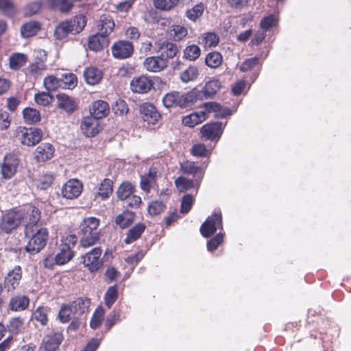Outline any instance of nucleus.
Returning a JSON list of instances; mask_svg holds the SVG:
<instances>
[{
	"label": "nucleus",
	"instance_id": "1",
	"mask_svg": "<svg viewBox=\"0 0 351 351\" xmlns=\"http://www.w3.org/2000/svg\"><path fill=\"white\" fill-rule=\"evenodd\" d=\"M100 219L95 217H85L79 226L80 245L87 248L97 244L101 238L99 230Z\"/></svg>",
	"mask_w": 351,
	"mask_h": 351
},
{
	"label": "nucleus",
	"instance_id": "2",
	"mask_svg": "<svg viewBox=\"0 0 351 351\" xmlns=\"http://www.w3.org/2000/svg\"><path fill=\"white\" fill-rule=\"evenodd\" d=\"M25 235L29 238L25 246V250L32 254H36L43 250L49 239V232L46 228L30 229L25 228Z\"/></svg>",
	"mask_w": 351,
	"mask_h": 351
},
{
	"label": "nucleus",
	"instance_id": "3",
	"mask_svg": "<svg viewBox=\"0 0 351 351\" xmlns=\"http://www.w3.org/2000/svg\"><path fill=\"white\" fill-rule=\"evenodd\" d=\"M199 90L193 88L186 93L172 92L166 94L162 99L164 106L167 108H184L194 103L198 99Z\"/></svg>",
	"mask_w": 351,
	"mask_h": 351
},
{
	"label": "nucleus",
	"instance_id": "4",
	"mask_svg": "<svg viewBox=\"0 0 351 351\" xmlns=\"http://www.w3.org/2000/svg\"><path fill=\"white\" fill-rule=\"evenodd\" d=\"M77 243L75 234H69L62 237L59 245V252L56 254L58 265H62L69 262L75 256L74 247Z\"/></svg>",
	"mask_w": 351,
	"mask_h": 351
},
{
	"label": "nucleus",
	"instance_id": "5",
	"mask_svg": "<svg viewBox=\"0 0 351 351\" xmlns=\"http://www.w3.org/2000/svg\"><path fill=\"white\" fill-rule=\"evenodd\" d=\"M23 219L24 213L21 210L12 209L8 211L0 219V234L11 233Z\"/></svg>",
	"mask_w": 351,
	"mask_h": 351
},
{
	"label": "nucleus",
	"instance_id": "6",
	"mask_svg": "<svg viewBox=\"0 0 351 351\" xmlns=\"http://www.w3.org/2000/svg\"><path fill=\"white\" fill-rule=\"evenodd\" d=\"M223 230L222 214L221 211L213 213L208 216L205 221L201 225L199 232L204 238H210L217 230Z\"/></svg>",
	"mask_w": 351,
	"mask_h": 351
},
{
	"label": "nucleus",
	"instance_id": "7",
	"mask_svg": "<svg viewBox=\"0 0 351 351\" xmlns=\"http://www.w3.org/2000/svg\"><path fill=\"white\" fill-rule=\"evenodd\" d=\"M43 136V131L38 128H19L16 132V137L20 143L29 147L38 144L42 140Z\"/></svg>",
	"mask_w": 351,
	"mask_h": 351
},
{
	"label": "nucleus",
	"instance_id": "8",
	"mask_svg": "<svg viewBox=\"0 0 351 351\" xmlns=\"http://www.w3.org/2000/svg\"><path fill=\"white\" fill-rule=\"evenodd\" d=\"M160 174L156 167H149L147 173L140 176V188L148 194L152 190H158V180Z\"/></svg>",
	"mask_w": 351,
	"mask_h": 351
},
{
	"label": "nucleus",
	"instance_id": "9",
	"mask_svg": "<svg viewBox=\"0 0 351 351\" xmlns=\"http://www.w3.org/2000/svg\"><path fill=\"white\" fill-rule=\"evenodd\" d=\"M102 250L100 247H95L83 256V264L91 273L97 272L103 267V261L101 258Z\"/></svg>",
	"mask_w": 351,
	"mask_h": 351
},
{
	"label": "nucleus",
	"instance_id": "10",
	"mask_svg": "<svg viewBox=\"0 0 351 351\" xmlns=\"http://www.w3.org/2000/svg\"><path fill=\"white\" fill-rule=\"evenodd\" d=\"M134 51L132 43L125 40H118L114 43L111 47L113 57L119 60L130 58L134 53Z\"/></svg>",
	"mask_w": 351,
	"mask_h": 351
},
{
	"label": "nucleus",
	"instance_id": "11",
	"mask_svg": "<svg viewBox=\"0 0 351 351\" xmlns=\"http://www.w3.org/2000/svg\"><path fill=\"white\" fill-rule=\"evenodd\" d=\"M64 340L62 332H52L44 337L39 351H57Z\"/></svg>",
	"mask_w": 351,
	"mask_h": 351
},
{
	"label": "nucleus",
	"instance_id": "12",
	"mask_svg": "<svg viewBox=\"0 0 351 351\" xmlns=\"http://www.w3.org/2000/svg\"><path fill=\"white\" fill-rule=\"evenodd\" d=\"M139 112L143 120L148 124L155 125L162 117L156 106L149 102L141 104L139 106Z\"/></svg>",
	"mask_w": 351,
	"mask_h": 351
},
{
	"label": "nucleus",
	"instance_id": "13",
	"mask_svg": "<svg viewBox=\"0 0 351 351\" xmlns=\"http://www.w3.org/2000/svg\"><path fill=\"white\" fill-rule=\"evenodd\" d=\"M223 131L222 123L215 121L204 125L201 128L200 133L206 139L217 141L222 135Z\"/></svg>",
	"mask_w": 351,
	"mask_h": 351
},
{
	"label": "nucleus",
	"instance_id": "14",
	"mask_svg": "<svg viewBox=\"0 0 351 351\" xmlns=\"http://www.w3.org/2000/svg\"><path fill=\"white\" fill-rule=\"evenodd\" d=\"M19 164V160L15 154H5L1 170L2 177L5 179L11 178L15 174Z\"/></svg>",
	"mask_w": 351,
	"mask_h": 351
},
{
	"label": "nucleus",
	"instance_id": "15",
	"mask_svg": "<svg viewBox=\"0 0 351 351\" xmlns=\"http://www.w3.org/2000/svg\"><path fill=\"white\" fill-rule=\"evenodd\" d=\"M83 190V184L77 179H69L65 182L62 189L64 197L73 199L80 195Z\"/></svg>",
	"mask_w": 351,
	"mask_h": 351
},
{
	"label": "nucleus",
	"instance_id": "16",
	"mask_svg": "<svg viewBox=\"0 0 351 351\" xmlns=\"http://www.w3.org/2000/svg\"><path fill=\"white\" fill-rule=\"evenodd\" d=\"M154 83L150 77L143 75L132 80L130 88L134 93L144 94L154 88Z\"/></svg>",
	"mask_w": 351,
	"mask_h": 351
},
{
	"label": "nucleus",
	"instance_id": "17",
	"mask_svg": "<svg viewBox=\"0 0 351 351\" xmlns=\"http://www.w3.org/2000/svg\"><path fill=\"white\" fill-rule=\"evenodd\" d=\"M22 275V269L19 265H15L8 272L4 278V287L8 291H14L19 286Z\"/></svg>",
	"mask_w": 351,
	"mask_h": 351
},
{
	"label": "nucleus",
	"instance_id": "18",
	"mask_svg": "<svg viewBox=\"0 0 351 351\" xmlns=\"http://www.w3.org/2000/svg\"><path fill=\"white\" fill-rule=\"evenodd\" d=\"M222 88L219 79L212 77L207 81L202 90H199L198 99H212Z\"/></svg>",
	"mask_w": 351,
	"mask_h": 351
},
{
	"label": "nucleus",
	"instance_id": "19",
	"mask_svg": "<svg viewBox=\"0 0 351 351\" xmlns=\"http://www.w3.org/2000/svg\"><path fill=\"white\" fill-rule=\"evenodd\" d=\"M180 170L184 174L192 176L193 179L197 182H202L205 170L202 167L197 165V162L191 160L184 161L180 164Z\"/></svg>",
	"mask_w": 351,
	"mask_h": 351
},
{
	"label": "nucleus",
	"instance_id": "20",
	"mask_svg": "<svg viewBox=\"0 0 351 351\" xmlns=\"http://www.w3.org/2000/svg\"><path fill=\"white\" fill-rule=\"evenodd\" d=\"M168 64V60L163 55L146 58L143 62L145 69L150 72L157 73L164 70Z\"/></svg>",
	"mask_w": 351,
	"mask_h": 351
},
{
	"label": "nucleus",
	"instance_id": "21",
	"mask_svg": "<svg viewBox=\"0 0 351 351\" xmlns=\"http://www.w3.org/2000/svg\"><path fill=\"white\" fill-rule=\"evenodd\" d=\"M80 128L82 132L88 137L96 136L101 130L98 119L90 115L83 118Z\"/></svg>",
	"mask_w": 351,
	"mask_h": 351
},
{
	"label": "nucleus",
	"instance_id": "22",
	"mask_svg": "<svg viewBox=\"0 0 351 351\" xmlns=\"http://www.w3.org/2000/svg\"><path fill=\"white\" fill-rule=\"evenodd\" d=\"M55 149L49 143H43L39 145L34 152V158L38 162H45L51 159L54 155Z\"/></svg>",
	"mask_w": 351,
	"mask_h": 351
},
{
	"label": "nucleus",
	"instance_id": "23",
	"mask_svg": "<svg viewBox=\"0 0 351 351\" xmlns=\"http://www.w3.org/2000/svg\"><path fill=\"white\" fill-rule=\"evenodd\" d=\"M90 116L101 119L107 117L110 113V106L108 102L98 99L94 101L90 108Z\"/></svg>",
	"mask_w": 351,
	"mask_h": 351
},
{
	"label": "nucleus",
	"instance_id": "24",
	"mask_svg": "<svg viewBox=\"0 0 351 351\" xmlns=\"http://www.w3.org/2000/svg\"><path fill=\"white\" fill-rule=\"evenodd\" d=\"M58 108L62 109L68 114H71L77 108V103L74 98L66 94H58Z\"/></svg>",
	"mask_w": 351,
	"mask_h": 351
},
{
	"label": "nucleus",
	"instance_id": "25",
	"mask_svg": "<svg viewBox=\"0 0 351 351\" xmlns=\"http://www.w3.org/2000/svg\"><path fill=\"white\" fill-rule=\"evenodd\" d=\"M24 219L27 220L25 228H27L28 227L30 229L37 228L38 222L40 219L41 212L40 210L34 206H29L26 211L24 212Z\"/></svg>",
	"mask_w": 351,
	"mask_h": 351
},
{
	"label": "nucleus",
	"instance_id": "26",
	"mask_svg": "<svg viewBox=\"0 0 351 351\" xmlns=\"http://www.w3.org/2000/svg\"><path fill=\"white\" fill-rule=\"evenodd\" d=\"M114 27L115 23L112 17L107 14L100 16L97 30L103 36L108 38V36L114 31Z\"/></svg>",
	"mask_w": 351,
	"mask_h": 351
},
{
	"label": "nucleus",
	"instance_id": "27",
	"mask_svg": "<svg viewBox=\"0 0 351 351\" xmlns=\"http://www.w3.org/2000/svg\"><path fill=\"white\" fill-rule=\"evenodd\" d=\"M146 229V225L143 222H138L130 228L125 234L124 243L131 244L140 239Z\"/></svg>",
	"mask_w": 351,
	"mask_h": 351
},
{
	"label": "nucleus",
	"instance_id": "28",
	"mask_svg": "<svg viewBox=\"0 0 351 351\" xmlns=\"http://www.w3.org/2000/svg\"><path fill=\"white\" fill-rule=\"evenodd\" d=\"M135 218L136 213L126 209L115 217L114 223L121 229H125L132 224Z\"/></svg>",
	"mask_w": 351,
	"mask_h": 351
},
{
	"label": "nucleus",
	"instance_id": "29",
	"mask_svg": "<svg viewBox=\"0 0 351 351\" xmlns=\"http://www.w3.org/2000/svg\"><path fill=\"white\" fill-rule=\"evenodd\" d=\"M108 38H106L98 32L89 37L88 47L92 51H99L102 50L104 47L108 46Z\"/></svg>",
	"mask_w": 351,
	"mask_h": 351
},
{
	"label": "nucleus",
	"instance_id": "30",
	"mask_svg": "<svg viewBox=\"0 0 351 351\" xmlns=\"http://www.w3.org/2000/svg\"><path fill=\"white\" fill-rule=\"evenodd\" d=\"M29 304V299L24 295H17L10 300L8 307L13 311H21L26 309Z\"/></svg>",
	"mask_w": 351,
	"mask_h": 351
},
{
	"label": "nucleus",
	"instance_id": "31",
	"mask_svg": "<svg viewBox=\"0 0 351 351\" xmlns=\"http://www.w3.org/2000/svg\"><path fill=\"white\" fill-rule=\"evenodd\" d=\"M208 118L206 113L203 111L192 112L183 117L182 123L187 127L193 128Z\"/></svg>",
	"mask_w": 351,
	"mask_h": 351
},
{
	"label": "nucleus",
	"instance_id": "32",
	"mask_svg": "<svg viewBox=\"0 0 351 351\" xmlns=\"http://www.w3.org/2000/svg\"><path fill=\"white\" fill-rule=\"evenodd\" d=\"M84 77L88 84L95 85L101 80L103 73L95 66H90L84 71Z\"/></svg>",
	"mask_w": 351,
	"mask_h": 351
},
{
	"label": "nucleus",
	"instance_id": "33",
	"mask_svg": "<svg viewBox=\"0 0 351 351\" xmlns=\"http://www.w3.org/2000/svg\"><path fill=\"white\" fill-rule=\"evenodd\" d=\"M202 182H197L195 179H189L180 176L175 180V184L180 192H185L193 188L198 189Z\"/></svg>",
	"mask_w": 351,
	"mask_h": 351
},
{
	"label": "nucleus",
	"instance_id": "34",
	"mask_svg": "<svg viewBox=\"0 0 351 351\" xmlns=\"http://www.w3.org/2000/svg\"><path fill=\"white\" fill-rule=\"evenodd\" d=\"M41 29L38 21H32L23 24L21 27V34L23 38H29L35 36Z\"/></svg>",
	"mask_w": 351,
	"mask_h": 351
},
{
	"label": "nucleus",
	"instance_id": "35",
	"mask_svg": "<svg viewBox=\"0 0 351 351\" xmlns=\"http://www.w3.org/2000/svg\"><path fill=\"white\" fill-rule=\"evenodd\" d=\"M136 191L135 186L130 182H122L117 189V196L121 201H125Z\"/></svg>",
	"mask_w": 351,
	"mask_h": 351
},
{
	"label": "nucleus",
	"instance_id": "36",
	"mask_svg": "<svg viewBox=\"0 0 351 351\" xmlns=\"http://www.w3.org/2000/svg\"><path fill=\"white\" fill-rule=\"evenodd\" d=\"M47 3L49 9L62 13L69 12L73 7L70 0H47Z\"/></svg>",
	"mask_w": 351,
	"mask_h": 351
},
{
	"label": "nucleus",
	"instance_id": "37",
	"mask_svg": "<svg viewBox=\"0 0 351 351\" xmlns=\"http://www.w3.org/2000/svg\"><path fill=\"white\" fill-rule=\"evenodd\" d=\"M171 40L175 42L183 40L188 35V29L186 27L180 25H172L168 32Z\"/></svg>",
	"mask_w": 351,
	"mask_h": 351
},
{
	"label": "nucleus",
	"instance_id": "38",
	"mask_svg": "<svg viewBox=\"0 0 351 351\" xmlns=\"http://www.w3.org/2000/svg\"><path fill=\"white\" fill-rule=\"evenodd\" d=\"M27 55L22 53H14L9 58V66L12 70L18 71L27 62Z\"/></svg>",
	"mask_w": 351,
	"mask_h": 351
},
{
	"label": "nucleus",
	"instance_id": "39",
	"mask_svg": "<svg viewBox=\"0 0 351 351\" xmlns=\"http://www.w3.org/2000/svg\"><path fill=\"white\" fill-rule=\"evenodd\" d=\"M24 122L33 125L38 123L41 119V115L40 112L31 107H26L23 110L22 112Z\"/></svg>",
	"mask_w": 351,
	"mask_h": 351
},
{
	"label": "nucleus",
	"instance_id": "40",
	"mask_svg": "<svg viewBox=\"0 0 351 351\" xmlns=\"http://www.w3.org/2000/svg\"><path fill=\"white\" fill-rule=\"evenodd\" d=\"M73 32L68 21H64L58 23L54 29V37L56 40H62L67 38L69 34Z\"/></svg>",
	"mask_w": 351,
	"mask_h": 351
},
{
	"label": "nucleus",
	"instance_id": "41",
	"mask_svg": "<svg viewBox=\"0 0 351 351\" xmlns=\"http://www.w3.org/2000/svg\"><path fill=\"white\" fill-rule=\"evenodd\" d=\"M201 53L202 50L197 45H188L183 50V59L189 61H195L199 58Z\"/></svg>",
	"mask_w": 351,
	"mask_h": 351
},
{
	"label": "nucleus",
	"instance_id": "42",
	"mask_svg": "<svg viewBox=\"0 0 351 351\" xmlns=\"http://www.w3.org/2000/svg\"><path fill=\"white\" fill-rule=\"evenodd\" d=\"M97 195L103 200L108 199L113 192V182L109 178L104 179L99 184Z\"/></svg>",
	"mask_w": 351,
	"mask_h": 351
},
{
	"label": "nucleus",
	"instance_id": "43",
	"mask_svg": "<svg viewBox=\"0 0 351 351\" xmlns=\"http://www.w3.org/2000/svg\"><path fill=\"white\" fill-rule=\"evenodd\" d=\"M55 179L53 173H43L35 180L36 187L41 190H46L49 188Z\"/></svg>",
	"mask_w": 351,
	"mask_h": 351
},
{
	"label": "nucleus",
	"instance_id": "44",
	"mask_svg": "<svg viewBox=\"0 0 351 351\" xmlns=\"http://www.w3.org/2000/svg\"><path fill=\"white\" fill-rule=\"evenodd\" d=\"M199 75L198 68L195 65H190L180 73V78L182 82L188 83L195 81Z\"/></svg>",
	"mask_w": 351,
	"mask_h": 351
},
{
	"label": "nucleus",
	"instance_id": "45",
	"mask_svg": "<svg viewBox=\"0 0 351 351\" xmlns=\"http://www.w3.org/2000/svg\"><path fill=\"white\" fill-rule=\"evenodd\" d=\"M90 300L88 298H78L71 302L74 309V313L81 315L88 311L90 306Z\"/></svg>",
	"mask_w": 351,
	"mask_h": 351
},
{
	"label": "nucleus",
	"instance_id": "46",
	"mask_svg": "<svg viewBox=\"0 0 351 351\" xmlns=\"http://www.w3.org/2000/svg\"><path fill=\"white\" fill-rule=\"evenodd\" d=\"M222 62V55L216 51L209 52L205 58V64L210 68H218L221 65Z\"/></svg>",
	"mask_w": 351,
	"mask_h": 351
},
{
	"label": "nucleus",
	"instance_id": "47",
	"mask_svg": "<svg viewBox=\"0 0 351 351\" xmlns=\"http://www.w3.org/2000/svg\"><path fill=\"white\" fill-rule=\"evenodd\" d=\"M71 25L73 34H79L85 27L87 19L85 15L79 14L75 16L72 20H67Z\"/></svg>",
	"mask_w": 351,
	"mask_h": 351
},
{
	"label": "nucleus",
	"instance_id": "48",
	"mask_svg": "<svg viewBox=\"0 0 351 351\" xmlns=\"http://www.w3.org/2000/svg\"><path fill=\"white\" fill-rule=\"evenodd\" d=\"M72 315L75 314L71 303L62 304L58 312L60 321L62 323H67L71 319Z\"/></svg>",
	"mask_w": 351,
	"mask_h": 351
},
{
	"label": "nucleus",
	"instance_id": "49",
	"mask_svg": "<svg viewBox=\"0 0 351 351\" xmlns=\"http://www.w3.org/2000/svg\"><path fill=\"white\" fill-rule=\"evenodd\" d=\"M161 49H163V51L160 55H163L165 58L172 59L176 56V55L179 53V48L176 43L171 42H166L163 43Z\"/></svg>",
	"mask_w": 351,
	"mask_h": 351
},
{
	"label": "nucleus",
	"instance_id": "50",
	"mask_svg": "<svg viewBox=\"0 0 351 351\" xmlns=\"http://www.w3.org/2000/svg\"><path fill=\"white\" fill-rule=\"evenodd\" d=\"M202 44L205 47H216L219 42V37L215 32L204 33L201 36Z\"/></svg>",
	"mask_w": 351,
	"mask_h": 351
},
{
	"label": "nucleus",
	"instance_id": "51",
	"mask_svg": "<svg viewBox=\"0 0 351 351\" xmlns=\"http://www.w3.org/2000/svg\"><path fill=\"white\" fill-rule=\"evenodd\" d=\"M60 83L64 88L73 89L77 84V76L72 73L62 74Z\"/></svg>",
	"mask_w": 351,
	"mask_h": 351
},
{
	"label": "nucleus",
	"instance_id": "52",
	"mask_svg": "<svg viewBox=\"0 0 351 351\" xmlns=\"http://www.w3.org/2000/svg\"><path fill=\"white\" fill-rule=\"evenodd\" d=\"M225 233L220 231L218 234L209 239L206 243V247L208 252L215 251L221 245L224 240Z\"/></svg>",
	"mask_w": 351,
	"mask_h": 351
},
{
	"label": "nucleus",
	"instance_id": "53",
	"mask_svg": "<svg viewBox=\"0 0 351 351\" xmlns=\"http://www.w3.org/2000/svg\"><path fill=\"white\" fill-rule=\"evenodd\" d=\"M49 311V309L47 306H38L34 312L33 316L42 326H46L48 323L47 313Z\"/></svg>",
	"mask_w": 351,
	"mask_h": 351
},
{
	"label": "nucleus",
	"instance_id": "54",
	"mask_svg": "<svg viewBox=\"0 0 351 351\" xmlns=\"http://www.w3.org/2000/svg\"><path fill=\"white\" fill-rule=\"evenodd\" d=\"M278 18L273 14H270L262 19L260 23V27L262 30L267 32V31L271 30L273 27H276L278 25Z\"/></svg>",
	"mask_w": 351,
	"mask_h": 351
},
{
	"label": "nucleus",
	"instance_id": "55",
	"mask_svg": "<svg viewBox=\"0 0 351 351\" xmlns=\"http://www.w3.org/2000/svg\"><path fill=\"white\" fill-rule=\"evenodd\" d=\"M117 298L118 292L117 285L109 287L104 296L106 306L110 308L117 300Z\"/></svg>",
	"mask_w": 351,
	"mask_h": 351
},
{
	"label": "nucleus",
	"instance_id": "56",
	"mask_svg": "<svg viewBox=\"0 0 351 351\" xmlns=\"http://www.w3.org/2000/svg\"><path fill=\"white\" fill-rule=\"evenodd\" d=\"M166 208L162 201L153 200L147 206V212L151 216H156L160 214Z\"/></svg>",
	"mask_w": 351,
	"mask_h": 351
},
{
	"label": "nucleus",
	"instance_id": "57",
	"mask_svg": "<svg viewBox=\"0 0 351 351\" xmlns=\"http://www.w3.org/2000/svg\"><path fill=\"white\" fill-rule=\"evenodd\" d=\"M0 10L7 16L16 15V9L11 0H0Z\"/></svg>",
	"mask_w": 351,
	"mask_h": 351
},
{
	"label": "nucleus",
	"instance_id": "58",
	"mask_svg": "<svg viewBox=\"0 0 351 351\" xmlns=\"http://www.w3.org/2000/svg\"><path fill=\"white\" fill-rule=\"evenodd\" d=\"M156 8L162 11H169L175 8L179 0H153Z\"/></svg>",
	"mask_w": 351,
	"mask_h": 351
},
{
	"label": "nucleus",
	"instance_id": "59",
	"mask_svg": "<svg viewBox=\"0 0 351 351\" xmlns=\"http://www.w3.org/2000/svg\"><path fill=\"white\" fill-rule=\"evenodd\" d=\"M34 100L38 105L44 107L49 106L53 101V97L47 92L35 94Z\"/></svg>",
	"mask_w": 351,
	"mask_h": 351
},
{
	"label": "nucleus",
	"instance_id": "60",
	"mask_svg": "<svg viewBox=\"0 0 351 351\" xmlns=\"http://www.w3.org/2000/svg\"><path fill=\"white\" fill-rule=\"evenodd\" d=\"M43 84L48 91H55L62 86L60 79L52 75L47 76L43 80Z\"/></svg>",
	"mask_w": 351,
	"mask_h": 351
},
{
	"label": "nucleus",
	"instance_id": "61",
	"mask_svg": "<svg viewBox=\"0 0 351 351\" xmlns=\"http://www.w3.org/2000/svg\"><path fill=\"white\" fill-rule=\"evenodd\" d=\"M46 69V64L41 60L32 62L28 66L29 72L32 75L35 77L40 75L42 74V72L45 71Z\"/></svg>",
	"mask_w": 351,
	"mask_h": 351
},
{
	"label": "nucleus",
	"instance_id": "62",
	"mask_svg": "<svg viewBox=\"0 0 351 351\" xmlns=\"http://www.w3.org/2000/svg\"><path fill=\"white\" fill-rule=\"evenodd\" d=\"M204 10L202 3L197 4L186 12V16L191 21H195L202 15Z\"/></svg>",
	"mask_w": 351,
	"mask_h": 351
},
{
	"label": "nucleus",
	"instance_id": "63",
	"mask_svg": "<svg viewBox=\"0 0 351 351\" xmlns=\"http://www.w3.org/2000/svg\"><path fill=\"white\" fill-rule=\"evenodd\" d=\"M23 326V321L19 317L12 318L7 325L8 331L14 335H17L21 330Z\"/></svg>",
	"mask_w": 351,
	"mask_h": 351
},
{
	"label": "nucleus",
	"instance_id": "64",
	"mask_svg": "<svg viewBox=\"0 0 351 351\" xmlns=\"http://www.w3.org/2000/svg\"><path fill=\"white\" fill-rule=\"evenodd\" d=\"M260 64L259 58L254 56L245 60L241 64L239 69L241 72H247Z\"/></svg>",
	"mask_w": 351,
	"mask_h": 351
}]
</instances>
